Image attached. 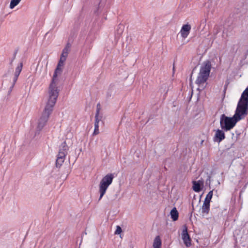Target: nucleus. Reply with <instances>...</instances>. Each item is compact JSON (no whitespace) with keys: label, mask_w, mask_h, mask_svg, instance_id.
Instances as JSON below:
<instances>
[{"label":"nucleus","mask_w":248,"mask_h":248,"mask_svg":"<svg viewBox=\"0 0 248 248\" xmlns=\"http://www.w3.org/2000/svg\"><path fill=\"white\" fill-rule=\"evenodd\" d=\"M182 238L185 245L187 247H189L191 246V239L187 232V229L186 227H185L183 229L182 232Z\"/></svg>","instance_id":"nucleus-7"},{"label":"nucleus","mask_w":248,"mask_h":248,"mask_svg":"<svg viewBox=\"0 0 248 248\" xmlns=\"http://www.w3.org/2000/svg\"><path fill=\"white\" fill-rule=\"evenodd\" d=\"M240 99H241L243 101L247 100L248 102V86L242 93Z\"/></svg>","instance_id":"nucleus-17"},{"label":"nucleus","mask_w":248,"mask_h":248,"mask_svg":"<svg viewBox=\"0 0 248 248\" xmlns=\"http://www.w3.org/2000/svg\"><path fill=\"white\" fill-rule=\"evenodd\" d=\"M68 149H69V148H68L66 142L63 141L60 146L59 152H63L67 154Z\"/></svg>","instance_id":"nucleus-14"},{"label":"nucleus","mask_w":248,"mask_h":248,"mask_svg":"<svg viewBox=\"0 0 248 248\" xmlns=\"http://www.w3.org/2000/svg\"><path fill=\"white\" fill-rule=\"evenodd\" d=\"M114 178L113 174L108 173L101 180L99 185V193L100 194L99 201L101 200L105 194L108 186L112 184Z\"/></svg>","instance_id":"nucleus-4"},{"label":"nucleus","mask_w":248,"mask_h":248,"mask_svg":"<svg viewBox=\"0 0 248 248\" xmlns=\"http://www.w3.org/2000/svg\"><path fill=\"white\" fill-rule=\"evenodd\" d=\"M65 158H59L57 157L56 161V166L57 168H60V167L62 165V163L64 161Z\"/></svg>","instance_id":"nucleus-19"},{"label":"nucleus","mask_w":248,"mask_h":248,"mask_svg":"<svg viewBox=\"0 0 248 248\" xmlns=\"http://www.w3.org/2000/svg\"><path fill=\"white\" fill-rule=\"evenodd\" d=\"M193 189L196 192H199L201 191L202 187L200 184L198 182H193Z\"/></svg>","instance_id":"nucleus-15"},{"label":"nucleus","mask_w":248,"mask_h":248,"mask_svg":"<svg viewBox=\"0 0 248 248\" xmlns=\"http://www.w3.org/2000/svg\"><path fill=\"white\" fill-rule=\"evenodd\" d=\"M210 210V203L204 202L202 208V212L204 215L209 213Z\"/></svg>","instance_id":"nucleus-11"},{"label":"nucleus","mask_w":248,"mask_h":248,"mask_svg":"<svg viewBox=\"0 0 248 248\" xmlns=\"http://www.w3.org/2000/svg\"><path fill=\"white\" fill-rule=\"evenodd\" d=\"M63 65V62L60 61H59L57 67L54 73L51 82L49 85V93L59 95V90L58 89V85L59 82V79L58 78V76L62 74Z\"/></svg>","instance_id":"nucleus-2"},{"label":"nucleus","mask_w":248,"mask_h":248,"mask_svg":"<svg viewBox=\"0 0 248 248\" xmlns=\"http://www.w3.org/2000/svg\"><path fill=\"white\" fill-rule=\"evenodd\" d=\"M171 218L174 221H176L178 218V212L175 207H174L170 211V213Z\"/></svg>","instance_id":"nucleus-13"},{"label":"nucleus","mask_w":248,"mask_h":248,"mask_svg":"<svg viewBox=\"0 0 248 248\" xmlns=\"http://www.w3.org/2000/svg\"><path fill=\"white\" fill-rule=\"evenodd\" d=\"M100 104H98L97 105V108L96 111L95 115V122H97L99 123V122L101 120L102 117L99 116V111H100Z\"/></svg>","instance_id":"nucleus-16"},{"label":"nucleus","mask_w":248,"mask_h":248,"mask_svg":"<svg viewBox=\"0 0 248 248\" xmlns=\"http://www.w3.org/2000/svg\"><path fill=\"white\" fill-rule=\"evenodd\" d=\"M66 58L67 57H64L63 56H61V58H60V59L59 61L64 62L65 61V60L66 59Z\"/></svg>","instance_id":"nucleus-26"},{"label":"nucleus","mask_w":248,"mask_h":248,"mask_svg":"<svg viewBox=\"0 0 248 248\" xmlns=\"http://www.w3.org/2000/svg\"><path fill=\"white\" fill-rule=\"evenodd\" d=\"M99 133V130L98 128H95L93 133V135H96Z\"/></svg>","instance_id":"nucleus-25"},{"label":"nucleus","mask_w":248,"mask_h":248,"mask_svg":"<svg viewBox=\"0 0 248 248\" xmlns=\"http://www.w3.org/2000/svg\"><path fill=\"white\" fill-rule=\"evenodd\" d=\"M191 28V26L188 24L184 25L182 26L180 33L183 38L185 39L187 37L190 33Z\"/></svg>","instance_id":"nucleus-8"},{"label":"nucleus","mask_w":248,"mask_h":248,"mask_svg":"<svg viewBox=\"0 0 248 248\" xmlns=\"http://www.w3.org/2000/svg\"><path fill=\"white\" fill-rule=\"evenodd\" d=\"M66 154L62 152H59V154L57 155L58 157L65 158Z\"/></svg>","instance_id":"nucleus-22"},{"label":"nucleus","mask_w":248,"mask_h":248,"mask_svg":"<svg viewBox=\"0 0 248 248\" xmlns=\"http://www.w3.org/2000/svg\"><path fill=\"white\" fill-rule=\"evenodd\" d=\"M213 190L209 191V193L207 194L204 202L210 203L211 200L213 197Z\"/></svg>","instance_id":"nucleus-21"},{"label":"nucleus","mask_w":248,"mask_h":248,"mask_svg":"<svg viewBox=\"0 0 248 248\" xmlns=\"http://www.w3.org/2000/svg\"><path fill=\"white\" fill-rule=\"evenodd\" d=\"M66 58L67 57H64L63 56H61V58H60V59L59 61L64 62L65 61V60L66 59Z\"/></svg>","instance_id":"nucleus-27"},{"label":"nucleus","mask_w":248,"mask_h":248,"mask_svg":"<svg viewBox=\"0 0 248 248\" xmlns=\"http://www.w3.org/2000/svg\"><path fill=\"white\" fill-rule=\"evenodd\" d=\"M161 240L159 236L155 237L154 240L153 248H161Z\"/></svg>","instance_id":"nucleus-12"},{"label":"nucleus","mask_w":248,"mask_h":248,"mask_svg":"<svg viewBox=\"0 0 248 248\" xmlns=\"http://www.w3.org/2000/svg\"><path fill=\"white\" fill-rule=\"evenodd\" d=\"M23 67V63L22 62H20L16 67V68L15 74H14V82H16L17 78H18L19 75H20V73H21Z\"/></svg>","instance_id":"nucleus-10"},{"label":"nucleus","mask_w":248,"mask_h":248,"mask_svg":"<svg viewBox=\"0 0 248 248\" xmlns=\"http://www.w3.org/2000/svg\"><path fill=\"white\" fill-rule=\"evenodd\" d=\"M16 53L17 52H15L14 54V56H13V58H12V59L11 60V62H10V64H12L13 62L14 61V60L16 58Z\"/></svg>","instance_id":"nucleus-29"},{"label":"nucleus","mask_w":248,"mask_h":248,"mask_svg":"<svg viewBox=\"0 0 248 248\" xmlns=\"http://www.w3.org/2000/svg\"><path fill=\"white\" fill-rule=\"evenodd\" d=\"M122 232V228L119 226H117L116 230L115 232V234H119Z\"/></svg>","instance_id":"nucleus-23"},{"label":"nucleus","mask_w":248,"mask_h":248,"mask_svg":"<svg viewBox=\"0 0 248 248\" xmlns=\"http://www.w3.org/2000/svg\"><path fill=\"white\" fill-rule=\"evenodd\" d=\"M94 128L99 129V123H97V122H94Z\"/></svg>","instance_id":"nucleus-30"},{"label":"nucleus","mask_w":248,"mask_h":248,"mask_svg":"<svg viewBox=\"0 0 248 248\" xmlns=\"http://www.w3.org/2000/svg\"><path fill=\"white\" fill-rule=\"evenodd\" d=\"M225 138V134L224 132L220 129H217L216 131L214 140L220 142L223 140Z\"/></svg>","instance_id":"nucleus-9"},{"label":"nucleus","mask_w":248,"mask_h":248,"mask_svg":"<svg viewBox=\"0 0 248 248\" xmlns=\"http://www.w3.org/2000/svg\"><path fill=\"white\" fill-rule=\"evenodd\" d=\"M69 47L70 46H68L67 45L62 50V53L61 54V56H63L65 57H67L69 51Z\"/></svg>","instance_id":"nucleus-20"},{"label":"nucleus","mask_w":248,"mask_h":248,"mask_svg":"<svg viewBox=\"0 0 248 248\" xmlns=\"http://www.w3.org/2000/svg\"><path fill=\"white\" fill-rule=\"evenodd\" d=\"M16 82H14V81H13V84L12 85V86L10 87V89H9V93H11V92L13 90V88H14V86H15V84Z\"/></svg>","instance_id":"nucleus-28"},{"label":"nucleus","mask_w":248,"mask_h":248,"mask_svg":"<svg viewBox=\"0 0 248 248\" xmlns=\"http://www.w3.org/2000/svg\"><path fill=\"white\" fill-rule=\"evenodd\" d=\"M21 0H11L10 4V8L12 9L17 5Z\"/></svg>","instance_id":"nucleus-18"},{"label":"nucleus","mask_w":248,"mask_h":248,"mask_svg":"<svg viewBox=\"0 0 248 248\" xmlns=\"http://www.w3.org/2000/svg\"><path fill=\"white\" fill-rule=\"evenodd\" d=\"M239 121L236 118L229 117L225 114H222L220 119V125L222 129L228 131L232 129Z\"/></svg>","instance_id":"nucleus-6"},{"label":"nucleus","mask_w":248,"mask_h":248,"mask_svg":"<svg viewBox=\"0 0 248 248\" xmlns=\"http://www.w3.org/2000/svg\"><path fill=\"white\" fill-rule=\"evenodd\" d=\"M227 85H226L225 86V89H224V93H225V91H226V88H227Z\"/></svg>","instance_id":"nucleus-31"},{"label":"nucleus","mask_w":248,"mask_h":248,"mask_svg":"<svg viewBox=\"0 0 248 248\" xmlns=\"http://www.w3.org/2000/svg\"><path fill=\"white\" fill-rule=\"evenodd\" d=\"M248 114V102L247 100L243 101L239 99L235 113L234 118H236L239 121L245 118Z\"/></svg>","instance_id":"nucleus-5"},{"label":"nucleus","mask_w":248,"mask_h":248,"mask_svg":"<svg viewBox=\"0 0 248 248\" xmlns=\"http://www.w3.org/2000/svg\"><path fill=\"white\" fill-rule=\"evenodd\" d=\"M211 68V65L209 61L205 62L202 63L195 81L196 84L200 85L207 81L209 76Z\"/></svg>","instance_id":"nucleus-3"},{"label":"nucleus","mask_w":248,"mask_h":248,"mask_svg":"<svg viewBox=\"0 0 248 248\" xmlns=\"http://www.w3.org/2000/svg\"><path fill=\"white\" fill-rule=\"evenodd\" d=\"M119 28V29L118 30L119 33V34H121L123 31L124 26L122 25H120Z\"/></svg>","instance_id":"nucleus-24"},{"label":"nucleus","mask_w":248,"mask_h":248,"mask_svg":"<svg viewBox=\"0 0 248 248\" xmlns=\"http://www.w3.org/2000/svg\"><path fill=\"white\" fill-rule=\"evenodd\" d=\"M58 95H59L49 92V99L45 108L42 115L38 121L37 126V131L38 132V133L43 129L47 122L48 118L56 102Z\"/></svg>","instance_id":"nucleus-1"}]
</instances>
